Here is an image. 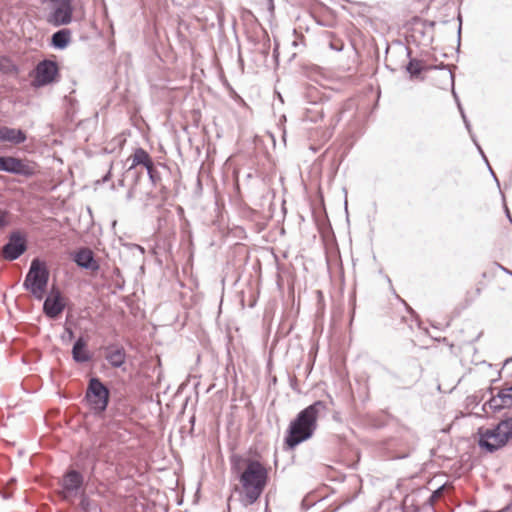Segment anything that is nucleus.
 <instances>
[{"label":"nucleus","instance_id":"9d476101","mask_svg":"<svg viewBox=\"0 0 512 512\" xmlns=\"http://www.w3.org/2000/svg\"><path fill=\"white\" fill-rule=\"evenodd\" d=\"M34 72V86L43 87L55 81L59 69L55 61L44 59L36 65Z\"/></svg>","mask_w":512,"mask_h":512},{"label":"nucleus","instance_id":"a878e982","mask_svg":"<svg viewBox=\"0 0 512 512\" xmlns=\"http://www.w3.org/2000/svg\"><path fill=\"white\" fill-rule=\"evenodd\" d=\"M7 224L6 215L0 210V227H4Z\"/></svg>","mask_w":512,"mask_h":512},{"label":"nucleus","instance_id":"e433bc0d","mask_svg":"<svg viewBox=\"0 0 512 512\" xmlns=\"http://www.w3.org/2000/svg\"><path fill=\"white\" fill-rule=\"evenodd\" d=\"M268 2H269L271 5H273V0H268Z\"/></svg>","mask_w":512,"mask_h":512},{"label":"nucleus","instance_id":"473e14b6","mask_svg":"<svg viewBox=\"0 0 512 512\" xmlns=\"http://www.w3.org/2000/svg\"><path fill=\"white\" fill-rule=\"evenodd\" d=\"M510 510V505L504 507L503 509L499 510L498 512H508Z\"/></svg>","mask_w":512,"mask_h":512},{"label":"nucleus","instance_id":"dca6fc26","mask_svg":"<svg viewBox=\"0 0 512 512\" xmlns=\"http://www.w3.org/2000/svg\"><path fill=\"white\" fill-rule=\"evenodd\" d=\"M87 343L83 337H79L72 348V358L77 363H85L91 360V355L87 350Z\"/></svg>","mask_w":512,"mask_h":512},{"label":"nucleus","instance_id":"c9c22d12","mask_svg":"<svg viewBox=\"0 0 512 512\" xmlns=\"http://www.w3.org/2000/svg\"><path fill=\"white\" fill-rule=\"evenodd\" d=\"M510 361H512V358L506 359L505 364L509 363Z\"/></svg>","mask_w":512,"mask_h":512},{"label":"nucleus","instance_id":"ddd939ff","mask_svg":"<svg viewBox=\"0 0 512 512\" xmlns=\"http://www.w3.org/2000/svg\"><path fill=\"white\" fill-rule=\"evenodd\" d=\"M105 359L113 368H120L126 362V351L122 346L109 345L105 347Z\"/></svg>","mask_w":512,"mask_h":512},{"label":"nucleus","instance_id":"0eeeda50","mask_svg":"<svg viewBox=\"0 0 512 512\" xmlns=\"http://www.w3.org/2000/svg\"><path fill=\"white\" fill-rule=\"evenodd\" d=\"M52 10L47 16V22L55 27L67 25L72 21V0H49Z\"/></svg>","mask_w":512,"mask_h":512},{"label":"nucleus","instance_id":"f3484780","mask_svg":"<svg viewBox=\"0 0 512 512\" xmlns=\"http://www.w3.org/2000/svg\"><path fill=\"white\" fill-rule=\"evenodd\" d=\"M72 32L68 28H63L51 36V46L58 50L65 49L71 42Z\"/></svg>","mask_w":512,"mask_h":512},{"label":"nucleus","instance_id":"4be33fe9","mask_svg":"<svg viewBox=\"0 0 512 512\" xmlns=\"http://www.w3.org/2000/svg\"><path fill=\"white\" fill-rule=\"evenodd\" d=\"M146 170L151 183L154 186H156L157 183L160 181L161 177L160 173L155 169L154 163L152 164V166L147 167Z\"/></svg>","mask_w":512,"mask_h":512},{"label":"nucleus","instance_id":"72a5a7b5","mask_svg":"<svg viewBox=\"0 0 512 512\" xmlns=\"http://www.w3.org/2000/svg\"><path fill=\"white\" fill-rule=\"evenodd\" d=\"M458 19L461 22V16L460 15L458 16ZM460 32H461V24L459 25V28H458V33L460 34Z\"/></svg>","mask_w":512,"mask_h":512},{"label":"nucleus","instance_id":"4468645a","mask_svg":"<svg viewBox=\"0 0 512 512\" xmlns=\"http://www.w3.org/2000/svg\"><path fill=\"white\" fill-rule=\"evenodd\" d=\"M75 263L84 269L98 271L100 266L96 261L93 252L88 248L80 249L74 257Z\"/></svg>","mask_w":512,"mask_h":512},{"label":"nucleus","instance_id":"7c9ffc66","mask_svg":"<svg viewBox=\"0 0 512 512\" xmlns=\"http://www.w3.org/2000/svg\"><path fill=\"white\" fill-rule=\"evenodd\" d=\"M500 267H501V269H502L505 273H507V274H509L510 276H512V271H510L509 269H507V268H505V267H503V266H500Z\"/></svg>","mask_w":512,"mask_h":512},{"label":"nucleus","instance_id":"9b49d317","mask_svg":"<svg viewBox=\"0 0 512 512\" xmlns=\"http://www.w3.org/2000/svg\"><path fill=\"white\" fill-rule=\"evenodd\" d=\"M493 411L512 407V386L500 389L496 395H493L486 403Z\"/></svg>","mask_w":512,"mask_h":512},{"label":"nucleus","instance_id":"412c9836","mask_svg":"<svg viewBox=\"0 0 512 512\" xmlns=\"http://www.w3.org/2000/svg\"><path fill=\"white\" fill-rule=\"evenodd\" d=\"M0 72L9 74L12 72H17V68L8 58L2 57L0 58Z\"/></svg>","mask_w":512,"mask_h":512},{"label":"nucleus","instance_id":"6ab92c4d","mask_svg":"<svg viewBox=\"0 0 512 512\" xmlns=\"http://www.w3.org/2000/svg\"><path fill=\"white\" fill-rule=\"evenodd\" d=\"M78 497L80 498L79 506L83 512H90L93 509H96L95 502L88 497L85 491H82V493L79 494Z\"/></svg>","mask_w":512,"mask_h":512},{"label":"nucleus","instance_id":"423d86ee","mask_svg":"<svg viewBox=\"0 0 512 512\" xmlns=\"http://www.w3.org/2000/svg\"><path fill=\"white\" fill-rule=\"evenodd\" d=\"M61 497L70 503L84 490V476L77 470L70 469L64 473L60 481Z\"/></svg>","mask_w":512,"mask_h":512},{"label":"nucleus","instance_id":"bb28decb","mask_svg":"<svg viewBox=\"0 0 512 512\" xmlns=\"http://www.w3.org/2000/svg\"><path fill=\"white\" fill-rule=\"evenodd\" d=\"M471 138H472L473 142L476 144V146H477V148H478L479 152L481 153V155L483 156L484 160L488 163L487 158H486V156H485V154H484L483 150H482V149H481V147L477 144V142H476V140H475V138H474V136H473L472 134H471Z\"/></svg>","mask_w":512,"mask_h":512},{"label":"nucleus","instance_id":"f03ea898","mask_svg":"<svg viewBox=\"0 0 512 512\" xmlns=\"http://www.w3.org/2000/svg\"><path fill=\"white\" fill-rule=\"evenodd\" d=\"M244 490L241 499L247 507L254 504L263 493L268 481V472L262 463L257 460H248L247 466L239 477Z\"/></svg>","mask_w":512,"mask_h":512},{"label":"nucleus","instance_id":"a211bd4d","mask_svg":"<svg viewBox=\"0 0 512 512\" xmlns=\"http://www.w3.org/2000/svg\"><path fill=\"white\" fill-rule=\"evenodd\" d=\"M130 159L132 162H131V165L128 168V170L134 169L137 165H143L145 168H147L149 166H152V164H153V161H152L150 155L143 148L135 149L133 155H131L129 160Z\"/></svg>","mask_w":512,"mask_h":512},{"label":"nucleus","instance_id":"7ed1b4c3","mask_svg":"<svg viewBox=\"0 0 512 512\" xmlns=\"http://www.w3.org/2000/svg\"><path fill=\"white\" fill-rule=\"evenodd\" d=\"M478 435V445L487 452L503 448L512 440V417L502 419L493 428H479Z\"/></svg>","mask_w":512,"mask_h":512},{"label":"nucleus","instance_id":"f257e3e1","mask_svg":"<svg viewBox=\"0 0 512 512\" xmlns=\"http://www.w3.org/2000/svg\"><path fill=\"white\" fill-rule=\"evenodd\" d=\"M326 409L325 402L319 400L297 414L296 418L290 422L285 436V444L289 449H294L313 436L317 429L318 416Z\"/></svg>","mask_w":512,"mask_h":512},{"label":"nucleus","instance_id":"cd10ccee","mask_svg":"<svg viewBox=\"0 0 512 512\" xmlns=\"http://www.w3.org/2000/svg\"><path fill=\"white\" fill-rule=\"evenodd\" d=\"M111 169H112V164L110 165V169L107 172V174L102 178V182L103 183H105V182L110 180V178H111Z\"/></svg>","mask_w":512,"mask_h":512},{"label":"nucleus","instance_id":"39448f33","mask_svg":"<svg viewBox=\"0 0 512 512\" xmlns=\"http://www.w3.org/2000/svg\"><path fill=\"white\" fill-rule=\"evenodd\" d=\"M110 398L109 389L97 377H92L88 382L85 400L96 412H103L108 406Z\"/></svg>","mask_w":512,"mask_h":512},{"label":"nucleus","instance_id":"393cba45","mask_svg":"<svg viewBox=\"0 0 512 512\" xmlns=\"http://www.w3.org/2000/svg\"><path fill=\"white\" fill-rule=\"evenodd\" d=\"M135 196V187H131L128 192H127V195H126V199L128 201L132 200Z\"/></svg>","mask_w":512,"mask_h":512},{"label":"nucleus","instance_id":"20e7f679","mask_svg":"<svg viewBox=\"0 0 512 512\" xmlns=\"http://www.w3.org/2000/svg\"><path fill=\"white\" fill-rule=\"evenodd\" d=\"M49 271L45 264L39 259H33L23 282V287L31 294L41 300L47 288Z\"/></svg>","mask_w":512,"mask_h":512},{"label":"nucleus","instance_id":"b1692460","mask_svg":"<svg viewBox=\"0 0 512 512\" xmlns=\"http://www.w3.org/2000/svg\"><path fill=\"white\" fill-rule=\"evenodd\" d=\"M460 108V112H461V115H462V118H463V121L465 123V126L467 128V130L471 133V126H470V123L469 121L467 120L465 114H464V111L462 110V108L459 106Z\"/></svg>","mask_w":512,"mask_h":512},{"label":"nucleus","instance_id":"f8f14e48","mask_svg":"<svg viewBox=\"0 0 512 512\" xmlns=\"http://www.w3.org/2000/svg\"><path fill=\"white\" fill-rule=\"evenodd\" d=\"M65 309L60 292H56L53 296H48L43 303L44 314L51 319H56Z\"/></svg>","mask_w":512,"mask_h":512},{"label":"nucleus","instance_id":"1a4fd4ad","mask_svg":"<svg viewBox=\"0 0 512 512\" xmlns=\"http://www.w3.org/2000/svg\"><path fill=\"white\" fill-rule=\"evenodd\" d=\"M27 250L25 236L19 231L12 232L6 244L1 248V256L8 261L18 259Z\"/></svg>","mask_w":512,"mask_h":512},{"label":"nucleus","instance_id":"aec40b11","mask_svg":"<svg viewBox=\"0 0 512 512\" xmlns=\"http://www.w3.org/2000/svg\"><path fill=\"white\" fill-rule=\"evenodd\" d=\"M406 70L411 76H418L423 70L421 61L417 59H410L406 66Z\"/></svg>","mask_w":512,"mask_h":512},{"label":"nucleus","instance_id":"c756f323","mask_svg":"<svg viewBox=\"0 0 512 512\" xmlns=\"http://www.w3.org/2000/svg\"><path fill=\"white\" fill-rule=\"evenodd\" d=\"M488 167H489V170H490V172H491V174H492V177L495 179V181H496V182H497V184L499 185V181H498V179H497V177H496L495 173L493 172V170H492V168L490 167V165H489V164H488Z\"/></svg>","mask_w":512,"mask_h":512},{"label":"nucleus","instance_id":"c85d7f7f","mask_svg":"<svg viewBox=\"0 0 512 512\" xmlns=\"http://www.w3.org/2000/svg\"><path fill=\"white\" fill-rule=\"evenodd\" d=\"M505 212H506L507 218L509 219L510 223L512 224V217H511V214H510L507 206H505Z\"/></svg>","mask_w":512,"mask_h":512},{"label":"nucleus","instance_id":"5701e85b","mask_svg":"<svg viewBox=\"0 0 512 512\" xmlns=\"http://www.w3.org/2000/svg\"><path fill=\"white\" fill-rule=\"evenodd\" d=\"M74 339V332L72 328L65 327L64 333L61 335V340L63 343L68 344Z\"/></svg>","mask_w":512,"mask_h":512},{"label":"nucleus","instance_id":"f704fd0d","mask_svg":"<svg viewBox=\"0 0 512 512\" xmlns=\"http://www.w3.org/2000/svg\"><path fill=\"white\" fill-rule=\"evenodd\" d=\"M118 185L119 186H124V179H120L119 182H118Z\"/></svg>","mask_w":512,"mask_h":512},{"label":"nucleus","instance_id":"2eb2a0df","mask_svg":"<svg viewBox=\"0 0 512 512\" xmlns=\"http://www.w3.org/2000/svg\"><path fill=\"white\" fill-rule=\"evenodd\" d=\"M26 139V133L21 129H15L8 126L0 127V142H9L14 145H19L24 143Z\"/></svg>","mask_w":512,"mask_h":512},{"label":"nucleus","instance_id":"2f4dec72","mask_svg":"<svg viewBox=\"0 0 512 512\" xmlns=\"http://www.w3.org/2000/svg\"><path fill=\"white\" fill-rule=\"evenodd\" d=\"M442 489H443V487L438 488V489L434 492V496H438V495H440V493L442 492Z\"/></svg>","mask_w":512,"mask_h":512},{"label":"nucleus","instance_id":"6e6552de","mask_svg":"<svg viewBox=\"0 0 512 512\" xmlns=\"http://www.w3.org/2000/svg\"><path fill=\"white\" fill-rule=\"evenodd\" d=\"M0 171L24 177H32L36 173L35 165L13 156H0Z\"/></svg>","mask_w":512,"mask_h":512}]
</instances>
